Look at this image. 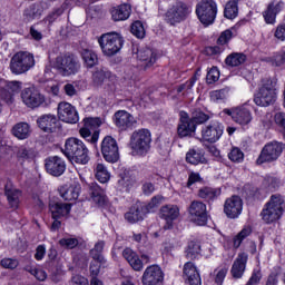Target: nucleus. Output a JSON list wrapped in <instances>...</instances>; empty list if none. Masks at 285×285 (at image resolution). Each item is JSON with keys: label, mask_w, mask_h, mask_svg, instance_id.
<instances>
[{"label": "nucleus", "mask_w": 285, "mask_h": 285, "mask_svg": "<svg viewBox=\"0 0 285 285\" xmlns=\"http://www.w3.org/2000/svg\"><path fill=\"white\" fill-rule=\"evenodd\" d=\"M6 195L11 208H19V197H21V190L14 188L12 184H7L4 187Z\"/></svg>", "instance_id": "72a5a7b5"}, {"label": "nucleus", "mask_w": 285, "mask_h": 285, "mask_svg": "<svg viewBox=\"0 0 285 285\" xmlns=\"http://www.w3.org/2000/svg\"><path fill=\"white\" fill-rule=\"evenodd\" d=\"M186 161L193 166H199V164H208V159L204 155V151L195 149H190L186 154Z\"/></svg>", "instance_id": "f704fd0d"}, {"label": "nucleus", "mask_w": 285, "mask_h": 285, "mask_svg": "<svg viewBox=\"0 0 285 285\" xmlns=\"http://www.w3.org/2000/svg\"><path fill=\"white\" fill-rule=\"evenodd\" d=\"M282 8H284V2L278 1H272L268 6L267 9L263 12V17L265 19V22L274 26L277 14L282 12Z\"/></svg>", "instance_id": "cd10ccee"}, {"label": "nucleus", "mask_w": 285, "mask_h": 285, "mask_svg": "<svg viewBox=\"0 0 285 285\" xmlns=\"http://www.w3.org/2000/svg\"><path fill=\"white\" fill-rule=\"evenodd\" d=\"M37 124L43 132H55L59 120L52 114L42 115L37 119Z\"/></svg>", "instance_id": "bb28decb"}, {"label": "nucleus", "mask_w": 285, "mask_h": 285, "mask_svg": "<svg viewBox=\"0 0 285 285\" xmlns=\"http://www.w3.org/2000/svg\"><path fill=\"white\" fill-rule=\"evenodd\" d=\"M225 62L227 66L236 68L237 66H242V63H246V55L243 52H233L227 56Z\"/></svg>", "instance_id": "58836bf2"}, {"label": "nucleus", "mask_w": 285, "mask_h": 285, "mask_svg": "<svg viewBox=\"0 0 285 285\" xmlns=\"http://www.w3.org/2000/svg\"><path fill=\"white\" fill-rule=\"evenodd\" d=\"M230 39H233V31L225 30L220 33L217 43H219L220 46H226V43H228Z\"/></svg>", "instance_id": "e2e57ef3"}, {"label": "nucleus", "mask_w": 285, "mask_h": 285, "mask_svg": "<svg viewBox=\"0 0 285 285\" xmlns=\"http://www.w3.org/2000/svg\"><path fill=\"white\" fill-rule=\"evenodd\" d=\"M285 145L278 141L267 142L258 158L256 159V165L262 166V164H271L272 161H277L284 153Z\"/></svg>", "instance_id": "6e6552de"}, {"label": "nucleus", "mask_w": 285, "mask_h": 285, "mask_svg": "<svg viewBox=\"0 0 285 285\" xmlns=\"http://www.w3.org/2000/svg\"><path fill=\"white\" fill-rule=\"evenodd\" d=\"M131 35L137 37V39H144V37H146V29L144 28V23H141V21L138 20L131 24Z\"/></svg>", "instance_id": "8fccbe9b"}, {"label": "nucleus", "mask_w": 285, "mask_h": 285, "mask_svg": "<svg viewBox=\"0 0 285 285\" xmlns=\"http://www.w3.org/2000/svg\"><path fill=\"white\" fill-rule=\"evenodd\" d=\"M58 118L60 121H65V124H77L79 121V114L75 106L62 101L58 105Z\"/></svg>", "instance_id": "f3484780"}, {"label": "nucleus", "mask_w": 285, "mask_h": 285, "mask_svg": "<svg viewBox=\"0 0 285 285\" xmlns=\"http://www.w3.org/2000/svg\"><path fill=\"white\" fill-rule=\"evenodd\" d=\"M0 99L2 101L7 102L8 106H12L14 104V94L8 90L7 87L0 89Z\"/></svg>", "instance_id": "864d4df0"}, {"label": "nucleus", "mask_w": 285, "mask_h": 285, "mask_svg": "<svg viewBox=\"0 0 285 285\" xmlns=\"http://www.w3.org/2000/svg\"><path fill=\"white\" fill-rule=\"evenodd\" d=\"M196 14L203 26H210L217 17V3L213 0H203L196 7Z\"/></svg>", "instance_id": "1a4fd4ad"}, {"label": "nucleus", "mask_w": 285, "mask_h": 285, "mask_svg": "<svg viewBox=\"0 0 285 285\" xmlns=\"http://www.w3.org/2000/svg\"><path fill=\"white\" fill-rule=\"evenodd\" d=\"M238 14H239V6L237 3V0H232L227 2L224 9V17L226 19H236Z\"/></svg>", "instance_id": "a19ab883"}, {"label": "nucleus", "mask_w": 285, "mask_h": 285, "mask_svg": "<svg viewBox=\"0 0 285 285\" xmlns=\"http://www.w3.org/2000/svg\"><path fill=\"white\" fill-rule=\"evenodd\" d=\"M24 269L27 271V273H30V275H33V277H36V279H38L39 282H46L48 277L46 271L41 268L27 266Z\"/></svg>", "instance_id": "3c124183"}, {"label": "nucleus", "mask_w": 285, "mask_h": 285, "mask_svg": "<svg viewBox=\"0 0 285 285\" xmlns=\"http://www.w3.org/2000/svg\"><path fill=\"white\" fill-rule=\"evenodd\" d=\"M108 71H105L104 69H98L92 75V81L95 86H102L106 79H108Z\"/></svg>", "instance_id": "09e8293b"}, {"label": "nucleus", "mask_w": 285, "mask_h": 285, "mask_svg": "<svg viewBox=\"0 0 285 285\" xmlns=\"http://www.w3.org/2000/svg\"><path fill=\"white\" fill-rule=\"evenodd\" d=\"M53 67L61 77H72V75H77L81 70V63H79L73 53H60L56 58Z\"/></svg>", "instance_id": "20e7f679"}, {"label": "nucleus", "mask_w": 285, "mask_h": 285, "mask_svg": "<svg viewBox=\"0 0 285 285\" xmlns=\"http://www.w3.org/2000/svg\"><path fill=\"white\" fill-rule=\"evenodd\" d=\"M274 37H276V39H278L279 41H285V23L279 24L276 28Z\"/></svg>", "instance_id": "338daca9"}, {"label": "nucleus", "mask_w": 285, "mask_h": 285, "mask_svg": "<svg viewBox=\"0 0 285 285\" xmlns=\"http://www.w3.org/2000/svg\"><path fill=\"white\" fill-rule=\"evenodd\" d=\"M253 233L250 227H244L235 237H234V248H239L242 246V242L246 239Z\"/></svg>", "instance_id": "de8ad7c7"}, {"label": "nucleus", "mask_w": 285, "mask_h": 285, "mask_svg": "<svg viewBox=\"0 0 285 285\" xmlns=\"http://www.w3.org/2000/svg\"><path fill=\"white\" fill-rule=\"evenodd\" d=\"M98 43L101 48L102 55L106 57H115V55L124 48V38L117 32H109L102 35L98 39Z\"/></svg>", "instance_id": "423d86ee"}, {"label": "nucleus", "mask_w": 285, "mask_h": 285, "mask_svg": "<svg viewBox=\"0 0 285 285\" xmlns=\"http://www.w3.org/2000/svg\"><path fill=\"white\" fill-rule=\"evenodd\" d=\"M114 121L119 130H132L137 126V119L126 110H119L114 116Z\"/></svg>", "instance_id": "a211bd4d"}, {"label": "nucleus", "mask_w": 285, "mask_h": 285, "mask_svg": "<svg viewBox=\"0 0 285 285\" xmlns=\"http://www.w3.org/2000/svg\"><path fill=\"white\" fill-rule=\"evenodd\" d=\"M13 137L17 139H28L30 137V125L28 122H18L12 128Z\"/></svg>", "instance_id": "e433bc0d"}, {"label": "nucleus", "mask_w": 285, "mask_h": 285, "mask_svg": "<svg viewBox=\"0 0 285 285\" xmlns=\"http://www.w3.org/2000/svg\"><path fill=\"white\" fill-rule=\"evenodd\" d=\"M215 284L223 285L224 279H226V275H228V269L226 267H222L218 269H215Z\"/></svg>", "instance_id": "6e6d98bb"}, {"label": "nucleus", "mask_w": 285, "mask_h": 285, "mask_svg": "<svg viewBox=\"0 0 285 285\" xmlns=\"http://www.w3.org/2000/svg\"><path fill=\"white\" fill-rule=\"evenodd\" d=\"M110 12L114 21H126L130 17V4L114 7Z\"/></svg>", "instance_id": "473e14b6"}, {"label": "nucleus", "mask_w": 285, "mask_h": 285, "mask_svg": "<svg viewBox=\"0 0 285 285\" xmlns=\"http://www.w3.org/2000/svg\"><path fill=\"white\" fill-rule=\"evenodd\" d=\"M4 88H7V90L9 92H12V95H14V92H19V90H21V82L17 81V80L9 81V82H7Z\"/></svg>", "instance_id": "69168bd1"}, {"label": "nucleus", "mask_w": 285, "mask_h": 285, "mask_svg": "<svg viewBox=\"0 0 285 285\" xmlns=\"http://www.w3.org/2000/svg\"><path fill=\"white\" fill-rule=\"evenodd\" d=\"M89 193L95 204H98V206H104L106 204V191H104L97 183H91L89 185Z\"/></svg>", "instance_id": "2f4dec72"}, {"label": "nucleus", "mask_w": 285, "mask_h": 285, "mask_svg": "<svg viewBox=\"0 0 285 285\" xmlns=\"http://www.w3.org/2000/svg\"><path fill=\"white\" fill-rule=\"evenodd\" d=\"M184 279L189 285H202V276L199 275V271L193 262H187L184 265Z\"/></svg>", "instance_id": "5701e85b"}, {"label": "nucleus", "mask_w": 285, "mask_h": 285, "mask_svg": "<svg viewBox=\"0 0 285 285\" xmlns=\"http://www.w3.org/2000/svg\"><path fill=\"white\" fill-rule=\"evenodd\" d=\"M223 135L224 126L218 121H213L202 128L200 141H207V144H216V141L222 139Z\"/></svg>", "instance_id": "f8f14e48"}, {"label": "nucleus", "mask_w": 285, "mask_h": 285, "mask_svg": "<svg viewBox=\"0 0 285 285\" xmlns=\"http://www.w3.org/2000/svg\"><path fill=\"white\" fill-rule=\"evenodd\" d=\"M137 59L140 61L141 68L148 70V68H153L157 63V52L148 47H142L137 52Z\"/></svg>", "instance_id": "412c9836"}, {"label": "nucleus", "mask_w": 285, "mask_h": 285, "mask_svg": "<svg viewBox=\"0 0 285 285\" xmlns=\"http://www.w3.org/2000/svg\"><path fill=\"white\" fill-rule=\"evenodd\" d=\"M188 14H190V8L184 2H176L167 12L166 21L170 26H176V23H181Z\"/></svg>", "instance_id": "9b49d317"}, {"label": "nucleus", "mask_w": 285, "mask_h": 285, "mask_svg": "<svg viewBox=\"0 0 285 285\" xmlns=\"http://www.w3.org/2000/svg\"><path fill=\"white\" fill-rule=\"evenodd\" d=\"M81 191V187L75 185H65L58 189V193L65 202H75L79 199V193Z\"/></svg>", "instance_id": "c85d7f7f"}, {"label": "nucleus", "mask_w": 285, "mask_h": 285, "mask_svg": "<svg viewBox=\"0 0 285 285\" xmlns=\"http://www.w3.org/2000/svg\"><path fill=\"white\" fill-rule=\"evenodd\" d=\"M209 97H210V101H214V104L226 101L228 97V88L213 90L209 92Z\"/></svg>", "instance_id": "a18cd8bd"}, {"label": "nucleus", "mask_w": 285, "mask_h": 285, "mask_svg": "<svg viewBox=\"0 0 285 285\" xmlns=\"http://www.w3.org/2000/svg\"><path fill=\"white\" fill-rule=\"evenodd\" d=\"M23 16L27 19V21H32L41 17V10L39 9V6L32 4L24 10Z\"/></svg>", "instance_id": "49530a36"}, {"label": "nucleus", "mask_w": 285, "mask_h": 285, "mask_svg": "<svg viewBox=\"0 0 285 285\" xmlns=\"http://www.w3.org/2000/svg\"><path fill=\"white\" fill-rule=\"evenodd\" d=\"M197 130V126L188 118V114H180V122L177 128L179 137H190Z\"/></svg>", "instance_id": "a878e982"}, {"label": "nucleus", "mask_w": 285, "mask_h": 285, "mask_svg": "<svg viewBox=\"0 0 285 285\" xmlns=\"http://www.w3.org/2000/svg\"><path fill=\"white\" fill-rule=\"evenodd\" d=\"M284 196L274 194L271 196L269 202L266 203L261 215L265 224H273L284 215Z\"/></svg>", "instance_id": "7ed1b4c3"}, {"label": "nucleus", "mask_w": 285, "mask_h": 285, "mask_svg": "<svg viewBox=\"0 0 285 285\" xmlns=\"http://www.w3.org/2000/svg\"><path fill=\"white\" fill-rule=\"evenodd\" d=\"M71 285H88V279L81 275H75L71 278Z\"/></svg>", "instance_id": "774afa93"}, {"label": "nucleus", "mask_w": 285, "mask_h": 285, "mask_svg": "<svg viewBox=\"0 0 285 285\" xmlns=\"http://www.w3.org/2000/svg\"><path fill=\"white\" fill-rule=\"evenodd\" d=\"M0 265L2 266V268H9L10 271H14V268L19 266V261L14 258H3L1 259Z\"/></svg>", "instance_id": "052dcab7"}, {"label": "nucleus", "mask_w": 285, "mask_h": 285, "mask_svg": "<svg viewBox=\"0 0 285 285\" xmlns=\"http://www.w3.org/2000/svg\"><path fill=\"white\" fill-rule=\"evenodd\" d=\"M234 121L240 126H248V124L253 121V116L245 107H236L234 111Z\"/></svg>", "instance_id": "c756f323"}, {"label": "nucleus", "mask_w": 285, "mask_h": 285, "mask_svg": "<svg viewBox=\"0 0 285 285\" xmlns=\"http://www.w3.org/2000/svg\"><path fill=\"white\" fill-rule=\"evenodd\" d=\"M101 155L108 164H117L119 161V145L111 136H106L102 139Z\"/></svg>", "instance_id": "9d476101"}, {"label": "nucleus", "mask_w": 285, "mask_h": 285, "mask_svg": "<svg viewBox=\"0 0 285 285\" xmlns=\"http://www.w3.org/2000/svg\"><path fill=\"white\" fill-rule=\"evenodd\" d=\"M151 144L153 134L146 128L134 130L130 135L129 148L137 157H146L150 153Z\"/></svg>", "instance_id": "f257e3e1"}, {"label": "nucleus", "mask_w": 285, "mask_h": 285, "mask_svg": "<svg viewBox=\"0 0 285 285\" xmlns=\"http://www.w3.org/2000/svg\"><path fill=\"white\" fill-rule=\"evenodd\" d=\"M80 55L86 68H95L99 63V57L90 49H82Z\"/></svg>", "instance_id": "c9c22d12"}, {"label": "nucleus", "mask_w": 285, "mask_h": 285, "mask_svg": "<svg viewBox=\"0 0 285 285\" xmlns=\"http://www.w3.org/2000/svg\"><path fill=\"white\" fill-rule=\"evenodd\" d=\"M59 244L62 246V248H77L79 246V239L77 238H61L59 240Z\"/></svg>", "instance_id": "13d9d810"}, {"label": "nucleus", "mask_w": 285, "mask_h": 285, "mask_svg": "<svg viewBox=\"0 0 285 285\" xmlns=\"http://www.w3.org/2000/svg\"><path fill=\"white\" fill-rule=\"evenodd\" d=\"M207 83H215L219 81V69L217 67H213L208 72L206 77Z\"/></svg>", "instance_id": "bf43d9fd"}, {"label": "nucleus", "mask_w": 285, "mask_h": 285, "mask_svg": "<svg viewBox=\"0 0 285 285\" xmlns=\"http://www.w3.org/2000/svg\"><path fill=\"white\" fill-rule=\"evenodd\" d=\"M202 255V245L195 240H190L186 248L187 259H197Z\"/></svg>", "instance_id": "ea45409f"}, {"label": "nucleus", "mask_w": 285, "mask_h": 285, "mask_svg": "<svg viewBox=\"0 0 285 285\" xmlns=\"http://www.w3.org/2000/svg\"><path fill=\"white\" fill-rule=\"evenodd\" d=\"M228 158L230 159V161L239 164L244 161V151H242V149L237 147H234L228 154Z\"/></svg>", "instance_id": "603ef678"}, {"label": "nucleus", "mask_w": 285, "mask_h": 285, "mask_svg": "<svg viewBox=\"0 0 285 285\" xmlns=\"http://www.w3.org/2000/svg\"><path fill=\"white\" fill-rule=\"evenodd\" d=\"M160 219H165V230L173 228V222L179 217V207L177 205H165L159 210Z\"/></svg>", "instance_id": "aec40b11"}, {"label": "nucleus", "mask_w": 285, "mask_h": 285, "mask_svg": "<svg viewBox=\"0 0 285 285\" xmlns=\"http://www.w3.org/2000/svg\"><path fill=\"white\" fill-rule=\"evenodd\" d=\"M147 208L141 203L135 204L126 214L125 219L129 224H137V222H144Z\"/></svg>", "instance_id": "b1692460"}, {"label": "nucleus", "mask_w": 285, "mask_h": 285, "mask_svg": "<svg viewBox=\"0 0 285 285\" xmlns=\"http://www.w3.org/2000/svg\"><path fill=\"white\" fill-rule=\"evenodd\" d=\"M244 210V200L242 197L234 195L225 200L224 213L228 219H237Z\"/></svg>", "instance_id": "4468645a"}, {"label": "nucleus", "mask_w": 285, "mask_h": 285, "mask_svg": "<svg viewBox=\"0 0 285 285\" xmlns=\"http://www.w3.org/2000/svg\"><path fill=\"white\" fill-rule=\"evenodd\" d=\"M18 157L19 159H32L35 157V154L32 153V149H27L26 147H22L18 150Z\"/></svg>", "instance_id": "0e129e2a"}, {"label": "nucleus", "mask_w": 285, "mask_h": 285, "mask_svg": "<svg viewBox=\"0 0 285 285\" xmlns=\"http://www.w3.org/2000/svg\"><path fill=\"white\" fill-rule=\"evenodd\" d=\"M189 215L191 222L197 226H206L208 222V212L206 210V204L199 200L191 202L189 206Z\"/></svg>", "instance_id": "ddd939ff"}, {"label": "nucleus", "mask_w": 285, "mask_h": 285, "mask_svg": "<svg viewBox=\"0 0 285 285\" xmlns=\"http://www.w3.org/2000/svg\"><path fill=\"white\" fill-rule=\"evenodd\" d=\"M45 168L52 177H61L66 173V161L59 156H52L45 160Z\"/></svg>", "instance_id": "6ab92c4d"}, {"label": "nucleus", "mask_w": 285, "mask_h": 285, "mask_svg": "<svg viewBox=\"0 0 285 285\" xmlns=\"http://www.w3.org/2000/svg\"><path fill=\"white\" fill-rule=\"evenodd\" d=\"M62 153L67 156V158H69L70 161H75L76 164L86 165L88 161H90V157L88 156V147H86L83 141L77 138L67 139Z\"/></svg>", "instance_id": "f03ea898"}, {"label": "nucleus", "mask_w": 285, "mask_h": 285, "mask_svg": "<svg viewBox=\"0 0 285 285\" xmlns=\"http://www.w3.org/2000/svg\"><path fill=\"white\" fill-rule=\"evenodd\" d=\"M272 66L279 68V66H284L285 62V51H279L269 58Z\"/></svg>", "instance_id": "5fc2aeb1"}, {"label": "nucleus", "mask_w": 285, "mask_h": 285, "mask_svg": "<svg viewBox=\"0 0 285 285\" xmlns=\"http://www.w3.org/2000/svg\"><path fill=\"white\" fill-rule=\"evenodd\" d=\"M277 82L272 79H267L265 83L261 87L259 91L254 97V104L256 106H272L277 99Z\"/></svg>", "instance_id": "0eeeda50"}, {"label": "nucleus", "mask_w": 285, "mask_h": 285, "mask_svg": "<svg viewBox=\"0 0 285 285\" xmlns=\"http://www.w3.org/2000/svg\"><path fill=\"white\" fill-rule=\"evenodd\" d=\"M189 119L193 121V124H195V126H197L199 124H206V121L210 119V116L202 111V109H194L191 112V118Z\"/></svg>", "instance_id": "c03bdc74"}, {"label": "nucleus", "mask_w": 285, "mask_h": 285, "mask_svg": "<svg viewBox=\"0 0 285 285\" xmlns=\"http://www.w3.org/2000/svg\"><path fill=\"white\" fill-rule=\"evenodd\" d=\"M96 173V179L100 181V184H106L110 180V173H108V169L104 164H97L95 168Z\"/></svg>", "instance_id": "37998d69"}, {"label": "nucleus", "mask_w": 285, "mask_h": 285, "mask_svg": "<svg viewBox=\"0 0 285 285\" xmlns=\"http://www.w3.org/2000/svg\"><path fill=\"white\" fill-rule=\"evenodd\" d=\"M49 210L51 213L52 219H61V217H68V215H70L72 205L68 203L50 202Z\"/></svg>", "instance_id": "393cba45"}, {"label": "nucleus", "mask_w": 285, "mask_h": 285, "mask_svg": "<svg viewBox=\"0 0 285 285\" xmlns=\"http://www.w3.org/2000/svg\"><path fill=\"white\" fill-rule=\"evenodd\" d=\"M21 100L27 108H39L46 101V98L37 89L29 87L21 91Z\"/></svg>", "instance_id": "dca6fc26"}, {"label": "nucleus", "mask_w": 285, "mask_h": 285, "mask_svg": "<svg viewBox=\"0 0 285 285\" xmlns=\"http://www.w3.org/2000/svg\"><path fill=\"white\" fill-rule=\"evenodd\" d=\"M35 55L28 51H18L11 57L9 69L12 75H26L35 68Z\"/></svg>", "instance_id": "39448f33"}, {"label": "nucleus", "mask_w": 285, "mask_h": 285, "mask_svg": "<svg viewBox=\"0 0 285 285\" xmlns=\"http://www.w3.org/2000/svg\"><path fill=\"white\" fill-rule=\"evenodd\" d=\"M83 125L90 130L97 131V128L101 126V118H85Z\"/></svg>", "instance_id": "4d7b16f0"}, {"label": "nucleus", "mask_w": 285, "mask_h": 285, "mask_svg": "<svg viewBox=\"0 0 285 285\" xmlns=\"http://www.w3.org/2000/svg\"><path fill=\"white\" fill-rule=\"evenodd\" d=\"M129 265L131 266L132 271H136L137 273H141V271H144V262H141L139 255L131 258Z\"/></svg>", "instance_id": "680f3d73"}, {"label": "nucleus", "mask_w": 285, "mask_h": 285, "mask_svg": "<svg viewBox=\"0 0 285 285\" xmlns=\"http://www.w3.org/2000/svg\"><path fill=\"white\" fill-rule=\"evenodd\" d=\"M79 132L80 137H82L90 144H97V141L99 140V131H94L92 129H90V127H87L86 125L80 128Z\"/></svg>", "instance_id": "79ce46f5"}, {"label": "nucleus", "mask_w": 285, "mask_h": 285, "mask_svg": "<svg viewBox=\"0 0 285 285\" xmlns=\"http://www.w3.org/2000/svg\"><path fill=\"white\" fill-rule=\"evenodd\" d=\"M164 282V271L159 265H150L146 267L141 276L142 285H161Z\"/></svg>", "instance_id": "2eb2a0df"}, {"label": "nucleus", "mask_w": 285, "mask_h": 285, "mask_svg": "<svg viewBox=\"0 0 285 285\" xmlns=\"http://www.w3.org/2000/svg\"><path fill=\"white\" fill-rule=\"evenodd\" d=\"M106 246V243L104 240H100L95 244V247L90 249L89 254L90 257H92L94 262H98V264H106V258H104V247Z\"/></svg>", "instance_id": "4c0bfd02"}, {"label": "nucleus", "mask_w": 285, "mask_h": 285, "mask_svg": "<svg viewBox=\"0 0 285 285\" xmlns=\"http://www.w3.org/2000/svg\"><path fill=\"white\" fill-rule=\"evenodd\" d=\"M246 264H248V254L239 253L230 268V275L234 279H242L244 277Z\"/></svg>", "instance_id": "4be33fe9"}, {"label": "nucleus", "mask_w": 285, "mask_h": 285, "mask_svg": "<svg viewBox=\"0 0 285 285\" xmlns=\"http://www.w3.org/2000/svg\"><path fill=\"white\" fill-rule=\"evenodd\" d=\"M222 195V189L213 188V187H202L198 190V197L207 202L208 204H213L215 199H217Z\"/></svg>", "instance_id": "7c9ffc66"}]
</instances>
